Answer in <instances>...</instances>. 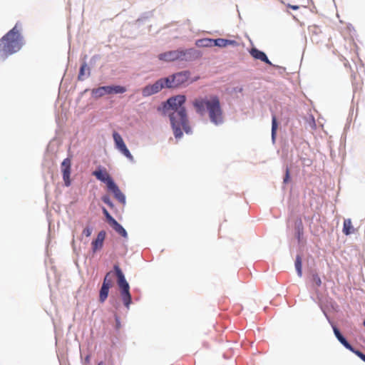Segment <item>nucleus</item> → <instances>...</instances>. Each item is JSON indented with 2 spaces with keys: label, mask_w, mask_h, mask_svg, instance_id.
I'll list each match as a JSON object with an SVG mask.
<instances>
[{
  "label": "nucleus",
  "mask_w": 365,
  "mask_h": 365,
  "mask_svg": "<svg viewBox=\"0 0 365 365\" xmlns=\"http://www.w3.org/2000/svg\"><path fill=\"white\" fill-rule=\"evenodd\" d=\"M113 138L115 143V148L118 150L123 155H125L130 161L133 162L134 158L128 149L125 143L123 141L121 135L117 133L113 132Z\"/></svg>",
  "instance_id": "obj_7"
},
{
  "label": "nucleus",
  "mask_w": 365,
  "mask_h": 365,
  "mask_svg": "<svg viewBox=\"0 0 365 365\" xmlns=\"http://www.w3.org/2000/svg\"><path fill=\"white\" fill-rule=\"evenodd\" d=\"M86 68H87L86 63L82 64V66H81L80 72H79V75H78V78L80 80L82 79V76L84 75V71H85Z\"/></svg>",
  "instance_id": "obj_29"
},
{
  "label": "nucleus",
  "mask_w": 365,
  "mask_h": 365,
  "mask_svg": "<svg viewBox=\"0 0 365 365\" xmlns=\"http://www.w3.org/2000/svg\"><path fill=\"white\" fill-rule=\"evenodd\" d=\"M110 226L117 232L120 235L124 238H127L128 234L126 230L120 225L117 221H115Z\"/></svg>",
  "instance_id": "obj_20"
},
{
  "label": "nucleus",
  "mask_w": 365,
  "mask_h": 365,
  "mask_svg": "<svg viewBox=\"0 0 365 365\" xmlns=\"http://www.w3.org/2000/svg\"><path fill=\"white\" fill-rule=\"evenodd\" d=\"M18 24L0 39V55L7 57L19 51L22 46V37L18 29Z\"/></svg>",
  "instance_id": "obj_4"
},
{
  "label": "nucleus",
  "mask_w": 365,
  "mask_h": 365,
  "mask_svg": "<svg viewBox=\"0 0 365 365\" xmlns=\"http://www.w3.org/2000/svg\"><path fill=\"white\" fill-rule=\"evenodd\" d=\"M114 195L115 197L122 203H125V197L123 192L120 190L118 187L115 182L110 183V185L108 187Z\"/></svg>",
  "instance_id": "obj_14"
},
{
  "label": "nucleus",
  "mask_w": 365,
  "mask_h": 365,
  "mask_svg": "<svg viewBox=\"0 0 365 365\" xmlns=\"http://www.w3.org/2000/svg\"><path fill=\"white\" fill-rule=\"evenodd\" d=\"M71 160L69 158L63 160L61 163V171L63 173V179L66 186L71 185L70 175H71Z\"/></svg>",
  "instance_id": "obj_10"
},
{
  "label": "nucleus",
  "mask_w": 365,
  "mask_h": 365,
  "mask_svg": "<svg viewBox=\"0 0 365 365\" xmlns=\"http://www.w3.org/2000/svg\"><path fill=\"white\" fill-rule=\"evenodd\" d=\"M284 4H285L287 7L293 9V10H298L299 9V6L297 5V4H292L291 3L289 2H287L286 3L285 1H282Z\"/></svg>",
  "instance_id": "obj_27"
},
{
  "label": "nucleus",
  "mask_w": 365,
  "mask_h": 365,
  "mask_svg": "<svg viewBox=\"0 0 365 365\" xmlns=\"http://www.w3.org/2000/svg\"><path fill=\"white\" fill-rule=\"evenodd\" d=\"M110 91L109 93H123L126 91V88L121 86H109Z\"/></svg>",
  "instance_id": "obj_22"
},
{
  "label": "nucleus",
  "mask_w": 365,
  "mask_h": 365,
  "mask_svg": "<svg viewBox=\"0 0 365 365\" xmlns=\"http://www.w3.org/2000/svg\"><path fill=\"white\" fill-rule=\"evenodd\" d=\"M192 105L196 112L200 115H204L207 111L210 121L214 124L217 125L223 123L222 110L217 96H210L197 98L193 101Z\"/></svg>",
  "instance_id": "obj_2"
},
{
  "label": "nucleus",
  "mask_w": 365,
  "mask_h": 365,
  "mask_svg": "<svg viewBox=\"0 0 365 365\" xmlns=\"http://www.w3.org/2000/svg\"><path fill=\"white\" fill-rule=\"evenodd\" d=\"M185 102V96L179 95L170 98L162 107L158 109L163 115L169 116L175 138H182V130L187 134L191 133V127L185 108L183 106Z\"/></svg>",
  "instance_id": "obj_1"
},
{
  "label": "nucleus",
  "mask_w": 365,
  "mask_h": 365,
  "mask_svg": "<svg viewBox=\"0 0 365 365\" xmlns=\"http://www.w3.org/2000/svg\"><path fill=\"white\" fill-rule=\"evenodd\" d=\"M91 233H92V228L91 227H86L83 230V235H85L87 237H90Z\"/></svg>",
  "instance_id": "obj_30"
},
{
  "label": "nucleus",
  "mask_w": 365,
  "mask_h": 365,
  "mask_svg": "<svg viewBox=\"0 0 365 365\" xmlns=\"http://www.w3.org/2000/svg\"><path fill=\"white\" fill-rule=\"evenodd\" d=\"M190 76V72L185 71L178 72L168 78H164L166 88H178L187 84Z\"/></svg>",
  "instance_id": "obj_6"
},
{
  "label": "nucleus",
  "mask_w": 365,
  "mask_h": 365,
  "mask_svg": "<svg viewBox=\"0 0 365 365\" xmlns=\"http://www.w3.org/2000/svg\"><path fill=\"white\" fill-rule=\"evenodd\" d=\"M299 237H300V232L299 231L298 232V238L299 239Z\"/></svg>",
  "instance_id": "obj_31"
},
{
  "label": "nucleus",
  "mask_w": 365,
  "mask_h": 365,
  "mask_svg": "<svg viewBox=\"0 0 365 365\" xmlns=\"http://www.w3.org/2000/svg\"><path fill=\"white\" fill-rule=\"evenodd\" d=\"M106 233L104 230L98 232L97 237L91 243L93 252H96L103 247V242L106 238Z\"/></svg>",
  "instance_id": "obj_12"
},
{
  "label": "nucleus",
  "mask_w": 365,
  "mask_h": 365,
  "mask_svg": "<svg viewBox=\"0 0 365 365\" xmlns=\"http://www.w3.org/2000/svg\"><path fill=\"white\" fill-rule=\"evenodd\" d=\"M354 232V229L351 219H345L343 225V233L346 235H349Z\"/></svg>",
  "instance_id": "obj_17"
},
{
  "label": "nucleus",
  "mask_w": 365,
  "mask_h": 365,
  "mask_svg": "<svg viewBox=\"0 0 365 365\" xmlns=\"http://www.w3.org/2000/svg\"><path fill=\"white\" fill-rule=\"evenodd\" d=\"M295 268L299 277H302V257L300 255H297L295 259Z\"/></svg>",
  "instance_id": "obj_24"
},
{
  "label": "nucleus",
  "mask_w": 365,
  "mask_h": 365,
  "mask_svg": "<svg viewBox=\"0 0 365 365\" xmlns=\"http://www.w3.org/2000/svg\"><path fill=\"white\" fill-rule=\"evenodd\" d=\"M290 180V170L289 168L287 167L285 170V175L283 180V182L284 184H287L289 182Z\"/></svg>",
  "instance_id": "obj_26"
},
{
  "label": "nucleus",
  "mask_w": 365,
  "mask_h": 365,
  "mask_svg": "<svg viewBox=\"0 0 365 365\" xmlns=\"http://www.w3.org/2000/svg\"><path fill=\"white\" fill-rule=\"evenodd\" d=\"M103 212L107 220V222H108V224L110 225H112L115 221H116L110 215V213L108 212V210L103 207Z\"/></svg>",
  "instance_id": "obj_25"
},
{
  "label": "nucleus",
  "mask_w": 365,
  "mask_h": 365,
  "mask_svg": "<svg viewBox=\"0 0 365 365\" xmlns=\"http://www.w3.org/2000/svg\"><path fill=\"white\" fill-rule=\"evenodd\" d=\"M277 130V118L274 115H273L272 118V139L273 141L275 140Z\"/></svg>",
  "instance_id": "obj_23"
},
{
  "label": "nucleus",
  "mask_w": 365,
  "mask_h": 365,
  "mask_svg": "<svg viewBox=\"0 0 365 365\" xmlns=\"http://www.w3.org/2000/svg\"><path fill=\"white\" fill-rule=\"evenodd\" d=\"M214 39L205 38L202 39H199L196 41V46L198 47H212Z\"/></svg>",
  "instance_id": "obj_19"
},
{
  "label": "nucleus",
  "mask_w": 365,
  "mask_h": 365,
  "mask_svg": "<svg viewBox=\"0 0 365 365\" xmlns=\"http://www.w3.org/2000/svg\"><path fill=\"white\" fill-rule=\"evenodd\" d=\"M98 365H103V363L102 361H101L100 363H98Z\"/></svg>",
  "instance_id": "obj_32"
},
{
  "label": "nucleus",
  "mask_w": 365,
  "mask_h": 365,
  "mask_svg": "<svg viewBox=\"0 0 365 365\" xmlns=\"http://www.w3.org/2000/svg\"><path fill=\"white\" fill-rule=\"evenodd\" d=\"M102 200L106 203L110 207H113V202H111L110 197L108 196H103L102 197Z\"/></svg>",
  "instance_id": "obj_28"
},
{
  "label": "nucleus",
  "mask_w": 365,
  "mask_h": 365,
  "mask_svg": "<svg viewBox=\"0 0 365 365\" xmlns=\"http://www.w3.org/2000/svg\"><path fill=\"white\" fill-rule=\"evenodd\" d=\"M250 54L255 59H259L269 65H272V63L264 52L254 48L251 49Z\"/></svg>",
  "instance_id": "obj_15"
},
{
  "label": "nucleus",
  "mask_w": 365,
  "mask_h": 365,
  "mask_svg": "<svg viewBox=\"0 0 365 365\" xmlns=\"http://www.w3.org/2000/svg\"><path fill=\"white\" fill-rule=\"evenodd\" d=\"M192 49L169 51L158 55L160 61L171 62L176 60L187 61L190 59Z\"/></svg>",
  "instance_id": "obj_5"
},
{
  "label": "nucleus",
  "mask_w": 365,
  "mask_h": 365,
  "mask_svg": "<svg viewBox=\"0 0 365 365\" xmlns=\"http://www.w3.org/2000/svg\"><path fill=\"white\" fill-rule=\"evenodd\" d=\"M93 175L96 176L98 180L105 182L108 187L110 185V183L114 182L108 173L105 169L95 170L93 173Z\"/></svg>",
  "instance_id": "obj_11"
},
{
  "label": "nucleus",
  "mask_w": 365,
  "mask_h": 365,
  "mask_svg": "<svg viewBox=\"0 0 365 365\" xmlns=\"http://www.w3.org/2000/svg\"><path fill=\"white\" fill-rule=\"evenodd\" d=\"M310 280H311L312 287L314 289L319 287L322 284V279L317 272L312 273Z\"/></svg>",
  "instance_id": "obj_21"
},
{
  "label": "nucleus",
  "mask_w": 365,
  "mask_h": 365,
  "mask_svg": "<svg viewBox=\"0 0 365 365\" xmlns=\"http://www.w3.org/2000/svg\"><path fill=\"white\" fill-rule=\"evenodd\" d=\"M109 91H110L109 88V86H101L92 90V94L95 98H100L106 94H110Z\"/></svg>",
  "instance_id": "obj_16"
},
{
  "label": "nucleus",
  "mask_w": 365,
  "mask_h": 365,
  "mask_svg": "<svg viewBox=\"0 0 365 365\" xmlns=\"http://www.w3.org/2000/svg\"><path fill=\"white\" fill-rule=\"evenodd\" d=\"M113 269L114 272L113 271H110L106 273L103 279V284L113 287V278L114 276H116L121 299L124 306L128 309L130 308V305L132 303L129 284L126 281L125 275L118 264H114Z\"/></svg>",
  "instance_id": "obj_3"
},
{
  "label": "nucleus",
  "mask_w": 365,
  "mask_h": 365,
  "mask_svg": "<svg viewBox=\"0 0 365 365\" xmlns=\"http://www.w3.org/2000/svg\"><path fill=\"white\" fill-rule=\"evenodd\" d=\"M332 328L335 336L340 341V343L343 344L344 347H346L347 349L355 354L357 356H359L361 360H363L365 362V354H363L361 351L355 349L342 336L339 329L336 326L332 325Z\"/></svg>",
  "instance_id": "obj_8"
},
{
  "label": "nucleus",
  "mask_w": 365,
  "mask_h": 365,
  "mask_svg": "<svg viewBox=\"0 0 365 365\" xmlns=\"http://www.w3.org/2000/svg\"><path fill=\"white\" fill-rule=\"evenodd\" d=\"M111 287H112L102 284L99 292V302L101 303H103L106 300L108 296L109 289Z\"/></svg>",
  "instance_id": "obj_18"
},
{
  "label": "nucleus",
  "mask_w": 365,
  "mask_h": 365,
  "mask_svg": "<svg viewBox=\"0 0 365 365\" xmlns=\"http://www.w3.org/2000/svg\"><path fill=\"white\" fill-rule=\"evenodd\" d=\"M214 46H218L220 48L227 47L228 46H237L238 43L235 40L225 39V38H216L213 41Z\"/></svg>",
  "instance_id": "obj_13"
},
{
  "label": "nucleus",
  "mask_w": 365,
  "mask_h": 365,
  "mask_svg": "<svg viewBox=\"0 0 365 365\" xmlns=\"http://www.w3.org/2000/svg\"><path fill=\"white\" fill-rule=\"evenodd\" d=\"M166 87L165 78H160L152 85L146 86L142 90V94L144 97L150 96L160 91Z\"/></svg>",
  "instance_id": "obj_9"
}]
</instances>
